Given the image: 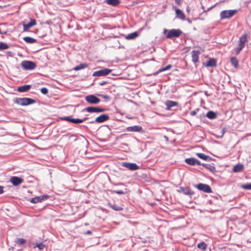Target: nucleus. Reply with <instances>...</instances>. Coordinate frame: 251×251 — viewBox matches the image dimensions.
Instances as JSON below:
<instances>
[{
  "instance_id": "72a5a7b5",
  "label": "nucleus",
  "mask_w": 251,
  "mask_h": 251,
  "mask_svg": "<svg viewBox=\"0 0 251 251\" xmlns=\"http://www.w3.org/2000/svg\"><path fill=\"white\" fill-rule=\"evenodd\" d=\"M171 67H172L171 65H168L167 66H166L165 67H164V68L159 69L158 71L156 72V74H158L159 73L169 70Z\"/></svg>"
},
{
  "instance_id": "c756f323",
  "label": "nucleus",
  "mask_w": 251,
  "mask_h": 251,
  "mask_svg": "<svg viewBox=\"0 0 251 251\" xmlns=\"http://www.w3.org/2000/svg\"><path fill=\"white\" fill-rule=\"evenodd\" d=\"M15 243L18 245H22L26 243V240L24 238H18L15 240Z\"/></svg>"
},
{
  "instance_id": "f3484780",
  "label": "nucleus",
  "mask_w": 251,
  "mask_h": 251,
  "mask_svg": "<svg viewBox=\"0 0 251 251\" xmlns=\"http://www.w3.org/2000/svg\"><path fill=\"white\" fill-rule=\"evenodd\" d=\"M126 130L129 132H140L142 130V127L139 126H128L126 128Z\"/></svg>"
},
{
  "instance_id": "c85d7f7f",
  "label": "nucleus",
  "mask_w": 251,
  "mask_h": 251,
  "mask_svg": "<svg viewBox=\"0 0 251 251\" xmlns=\"http://www.w3.org/2000/svg\"><path fill=\"white\" fill-rule=\"evenodd\" d=\"M23 39L25 42H26L27 43L32 44V43H34L36 42V40L35 39H34L30 37H28V36L25 37L23 38Z\"/></svg>"
},
{
  "instance_id": "ddd939ff",
  "label": "nucleus",
  "mask_w": 251,
  "mask_h": 251,
  "mask_svg": "<svg viewBox=\"0 0 251 251\" xmlns=\"http://www.w3.org/2000/svg\"><path fill=\"white\" fill-rule=\"evenodd\" d=\"M36 21L35 19H31L28 24H25L23 23V30L24 31H27L30 27L36 25Z\"/></svg>"
},
{
  "instance_id": "f704fd0d",
  "label": "nucleus",
  "mask_w": 251,
  "mask_h": 251,
  "mask_svg": "<svg viewBox=\"0 0 251 251\" xmlns=\"http://www.w3.org/2000/svg\"><path fill=\"white\" fill-rule=\"evenodd\" d=\"M197 156H198L199 158H201V159H203V160H207V158H208V156H207L206 155H205V154H204V153H197Z\"/></svg>"
},
{
  "instance_id": "a211bd4d",
  "label": "nucleus",
  "mask_w": 251,
  "mask_h": 251,
  "mask_svg": "<svg viewBox=\"0 0 251 251\" xmlns=\"http://www.w3.org/2000/svg\"><path fill=\"white\" fill-rule=\"evenodd\" d=\"M165 104L166 106V109L167 110H170L172 107L176 106L178 105V103L177 102L170 100H167Z\"/></svg>"
},
{
  "instance_id": "393cba45",
  "label": "nucleus",
  "mask_w": 251,
  "mask_h": 251,
  "mask_svg": "<svg viewBox=\"0 0 251 251\" xmlns=\"http://www.w3.org/2000/svg\"><path fill=\"white\" fill-rule=\"evenodd\" d=\"M138 36V33L137 32H134L126 36L125 38L127 40H131L136 38Z\"/></svg>"
},
{
  "instance_id": "f03ea898",
  "label": "nucleus",
  "mask_w": 251,
  "mask_h": 251,
  "mask_svg": "<svg viewBox=\"0 0 251 251\" xmlns=\"http://www.w3.org/2000/svg\"><path fill=\"white\" fill-rule=\"evenodd\" d=\"M167 32L166 35V37L167 39H171L173 37H178L182 34V31L179 29H172L168 30L166 29H164L163 32L164 33Z\"/></svg>"
},
{
  "instance_id": "6ab92c4d",
  "label": "nucleus",
  "mask_w": 251,
  "mask_h": 251,
  "mask_svg": "<svg viewBox=\"0 0 251 251\" xmlns=\"http://www.w3.org/2000/svg\"><path fill=\"white\" fill-rule=\"evenodd\" d=\"M185 162L189 165H194L197 164L200 165L201 164L200 162L194 158H189L185 159Z\"/></svg>"
},
{
  "instance_id": "5701e85b",
  "label": "nucleus",
  "mask_w": 251,
  "mask_h": 251,
  "mask_svg": "<svg viewBox=\"0 0 251 251\" xmlns=\"http://www.w3.org/2000/svg\"><path fill=\"white\" fill-rule=\"evenodd\" d=\"M244 165L242 164H237L234 166L233 171L234 172H239L242 171L244 169Z\"/></svg>"
},
{
  "instance_id": "b1692460",
  "label": "nucleus",
  "mask_w": 251,
  "mask_h": 251,
  "mask_svg": "<svg viewBox=\"0 0 251 251\" xmlns=\"http://www.w3.org/2000/svg\"><path fill=\"white\" fill-rule=\"evenodd\" d=\"M105 1L108 4L114 6H117L120 3V1L119 0H105Z\"/></svg>"
},
{
  "instance_id": "2f4dec72",
  "label": "nucleus",
  "mask_w": 251,
  "mask_h": 251,
  "mask_svg": "<svg viewBox=\"0 0 251 251\" xmlns=\"http://www.w3.org/2000/svg\"><path fill=\"white\" fill-rule=\"evenodd\" d=\"M206 117L210 119H214L216 118V114L214 112L209 111L207 113Z\"/></svg>"
},
{
  "instance_id": "f8f14e48",
  "label": "nucleus",
  "mask_w": 251,
  "mask_h": 251,
  "mask_svg": "<svg viewBox=\"0 0 251 251\" xmlns=\"http://www.w3.org/2000/svg\"><path fill=\"white\" fill-rule=\"evenodd\" d=\"M63 120L69 121L70 122H72L74 124H79L83 122L84 121H85L87 118H84V119H75L72 118L70 117H64L63 118Z\"/></svg>"
},
{
  "instance_id": "37998d69",
  "label": "nucleus",
  "mask_w": 251,
  "mask_h": 251,
  "mask_svg": "<svg viewBox=\"0 0 251 251\" xmlns=\"http://www.w3.org/2000/svg\"><path fill=\"white\" fill-rule=\"evenodd\" d=\"M225 132H226V128H223L222 129V135H221V137H223L224 134H225Z\"/></svg>"
},
{
  "instance_id": "49530a36",
  "label": "nucleus",
  "mask_w": 251,
  "mask_h": 251,
  "mask_svg": "<svg viewBox=\"0 0 251 251\" xmlns=\"http://www.w3.org/2000/svg\"><path fill=\"white\" fill-rule=\"evenodd\" d=\"M92 233V232L90 230H88L86 231V232L85 233V234H90Z\"/></svg>"
},
{
  "instance_id": "ea45409f",
  "label": "nucleus",
  "mask_w": 251,
  "mask_h": 251,
  "mask_svg": "<svg viewBox=\"0 0 251 251\" xmlns=\"http://www.w3.org/2000/svg\"><path fill=\"white\" fill-rule=\"evenodd\" d=\"M112 193H116L118 194H124L125 193L122 190H114L111 191Z\"/></svg>"
},
{
  "instance_id": "bb28decb",
  "label": "nucleus",
  "mask_w": 251,
  "mask_h": 251,
  "mask_svg": "<svg viewBox=\"0 0 251 251\" xmlns=\"http://www.w3.org/2000/svg\"><path fill=\"white\" fill-rule=\"evenodd\" d=\"M88 67V64L86 63H82L79 64V65L76 66L74 68V70L77 71L81 69H83Z\"/></svg>"
},
{
  "instance_id": "9b49d317",
  "label": "nucleus",
  "mask_w": 251,
  "mask_h": 251,
  "mask_svg": "<svg viewBox=\"0 0 251 251\" xmlns=\"http://www.w3.org/2000/svg\"><path fill=\"white\" fill-rule=\"evenodd\" d=\"M86 111L89 113H100L105 111V109L98 107H88L85 109Z\"/></svg>"
},
{
  "instance_id": "4468645a",
  "label": "nucleus",
  "mask_w": 251,
  "mask_h": 251,
  "mask_svg": "<svg viewBox=\"0 0 251 251\" xmlns=\"http://www.w3.org/2000/svg\"><path fill=\"white\" fill-rule=\"evenodd\" d=\"M10 182L14 186H17L23 182V179L18 176H12L10 178Z\"/></svg>"
},
{
  "instance_id": "4c0bfd02",
  "label": "nucleus",
  "mask_w": 251,
  "mask_h": 251,
  "mask_svg": "<svg viewBox=\"0 0 251 251\" xmlns=\"http://www.w3.org/2000/svg\"><path fill=\"white\" fill-rule=\"evenodd\" d=\"M41 92L43 94H44V95H46L48 93V89L45 88V87H43V88H42L41 89Z\"/></svg>"
},
{
  "instance_id": "a878e982",
  "label": "nucleus",
  "mask_w": 251,
  "mask_h": 251,
  "mask_svg": "<svg viewBox=\"0 0 251 251\" xmlns=\"http://www.w3.org/2000/svg\"><path fill=\"white\" fill-rule=\"evenodd\" d=\"M216 66V61L214 58L209 59L206 63L207 67H214Z\"/></svg>"
},
{
  "instance_id": "a19ab883",
  "label": "nucleus",
  "mask_w": 251,
  "mask_h": 251,
  "mask_svg": "<svg viewBox=\"0 0 251 251\" xmlns=\"http://www.w3.org/2000/svg\"><path fill=\"white\" fill-rule=\"evenodd\" d=\"M198 110H199V109H198L197 110H194V111H191L190 113V115L193 116L196 115L197 113V111H198Z\"/></svg>"
},
{
  "instance_id": "de8ad7c7",
  "label": "nucleus",
  "mask_w": 251,
  "mask_h": 251,
  "mask_svg": "<svg viewBox=\"0 0 251 251\" xmlns=\"http://www.w3.org/2000/svg\"><path fill=\"white\" fill-rule=\"evenodd\" d=\"M104 83H105V82H102V83H101L100 84V85H103V84H104Z\"/></svg>"
},
{
  "instance_id": "e433bc0d",
  "label": "nucleus",
  "mask_w": 251,
  "mask_h": 251,
  "mask_svg": "<svg viewBox=\"0 0 251 251\" xmlns=\"http://www.w3.org/2000/svg\"><path fill=\"white\" fill-rule=\"evenodd\" d=\"M9 48L8 46L2 42H0V50H6Z\"/></svg>"
},
{
  "instance_id": "dca6fc26",
  "label": "nucleus",
  "mask_w": 251,
  "mask_h": 251,
  "mask_svg": "<svg viewBox=\"0 0 251 251\" xmlns=\"http://www.w3.org/2000/svg\"><path fill=\"white\" fill-rule=\"evenodd\" d=\"M200 54V52L198 50H193L191 52L192 60L194 63H196L199 61Z\"/></svg>"
},
{
  "instance_id": "f257e3e1",
  "label": "nucleus",
  "mask_w": 251,
  "mask_h": 251,
  "mask_svg": "<svg viewBox=\"0 0 251 251\" xmlns=\"http://www.w3.org/2000/svg\"><path fill=\"white\" fill-rule=\"evenodd\" d=\"M14 102L21 106H26L35 103V100L28 98H16L14 100Z\"/></svg>"
},
{
  "instance_id": "7ed1b4c3",
  "label": "nucleus",
  "mask_w": 251,
  "mask_h": 251,
  "mask_svg": "<svg viewBox=\"0 0 251 251\" xmlns=\"http://www.w3.org/2000/svg\"><path fill=\"white\" fill-rule=\"evenodd\" d=\"M21 64L22 68L25 70H32L37 66L35 62L29 60L23 61Z\"/></svg>"
},
{
  "instance_id": "9d476101",
  "label": "nucleus",
  "mask_w": 251,
  "mask_h": 251,
  "mask_svg": "<svg viewBox=\"0 0 251 251\" xmlns=\"http://www.w3.org/2000/svg\"><path fill=\"white\" fill-rule=\"evenodd\" d=\"M49 197V196L47 195L36 197L32 198L30 200V202L33 203H38L41 202L43 200L48 199Z\"/></svg>"
},
{
  "instance_id": "cd10ccee",
  "label": "nucleus",
  "mask_w": 251,
  "mask_h": 251,
  "mask_svg": "<svg viewBox=\"0 0 251 251\" xmlns=\"http://www.w3.org/2000/svg\"><path fill=\"white\" fill-rule=\"evenodd\" d=\"M197 247L199 249L202 250L203 251H205L207 247V244L204 242H201L197 245Z\"/></svg>"
},
{
  "instance_id": "4be33fe9",
  "label": "nucleus",
  "mask_w": 251,
  "mask_h": 251,
  "mask_svg": "<svg viewBox=\"0 0 251 251\" xmlns=\"http://www.w3.org/2000/svg\"><path fill=\"white\" fill-rule=\"evenodd\" d=\"M176 13L177 17L181 20H184L185 19V16L184 13L181 10L178 9H176Z\"/></svg>"
},
{
  "instance_id": "20e7f679",
  "label": "nucleus",
  "mask_w": 251,
  "mask_h": 251,
  "mask_svg": "<svg viewBox=\"0 0 251 251\" xmlns=\"http://www.w3.org/2000/svg\"><path fill=\"white\" fill-rule=\"evenodd\" d=\"M247 40V35L246 34H243L240 37L238 42V48L236 49V54H238L240 51L244 48L245 43Z\"/></svg>"
},
{
  "instance_id": "0eeeda50",
  "label": "nucleus",
  "mask_w": 251,
  "mask_h": 251,
  "mask_svg": "<svg viewBox=\"0 0 251 251\" xmlns=\"http://www.w3.org/2000/svg\"><path fill=\"white\" fill-rule=\"evenodd\" d=\"M122 166L124 167L129 170L130 171H135L139 169L140 167L137 165L135 163H129V162H123L122 163Z\"/></svg>"
},
{
  "instance_id": "1a4fd4ad",
  "label": "nucleus",
  "mask_w": 251,
  "mask_h": 251,
  "mask_svg": "<svg viewBox=\"0 0 251 251\" xmlns=\"http://www.w3.org/2000/svg\"><path fill=\"white\" fill-rule=\"evenodd\" d=\"M197 188L199 190L205 193H209L212 192V190L210 187L207 184L200 183L198 184Z\"/></svg>"
},
{
  "instance_id": "6e6552de",
  "label": "nucleus",
  "mask_w": 251,
  "mask_h": 251,
  "mask_svg": "<svg viewBox=\"0 0 251 251\" xmlns=\"http://www.w3.org/2000/svg\"><path fill=\"white\" fill-rule=\"evenodd\" d=\"M85 100L87 102L91 104H97L100 101V100L99 98L92 95L86 96Z\"/></svg>"
},
{
  "instance_id": "aec40b11",
  "label": "nucleus",
  "mask_w": 251,
  "mask_h": 251,
  "mask_svg": "<svg viewBox=\"0 0 251 251\" xmlns=\"http://www.w3.org/2000/svg\"><path fill=\"white\" fill-rule=\"evenodd\" d=\"M181 191L185 194L189 196H191L194 194V192L189 187H181Z\"/></svg>"
},
{
  "instance_id": "473e14b6",
  "label": "nucleus",
  "mask_w": 251,
  "mask_h": 251,
  "mask_svg": "<svg viewBox=\"0 0 251 251\" xmlns=\"http://www.w3.org/2000/svg\"><path fill=\"white\" fill-rule=\"evenodd\" d=\"M108 205L109 207H110L112 209H113L115 211H120V210H122V207L117 205L116 204H112L110 203H108Z\"/></svg>"
},
{
  "instance_id": "c03bdc74",
  "label": "nucleus",
  "mask_w": 251,
  "mask_h": 251,
  "mask_svg": "<svg viewBox=\"0 0 251 251\" xmlns=\"http://www.w3.org/2000/svg\"><path fill=\"white\" fill-rule=\"evenodd\" d=\"M3 187L2 186H0V194L3 193Z\"/></svg>"
},
{
  "instance_id": "79ce46f5",
  "label": "nucleus",
  "mask_w": 251,
  "mask_h": 251,
  "mask_svg": "<svg viewBox=\"0 0 251 251\" xmlns=\"http://www.w3.org/2000/svg\"><path fill=\"white\" fill-rule=\"evenodd\" d=\"M175 1L178 5H180L182 2V0H175Z\"/></svg>"
},
{
  "instance_id": "2eb2a0df",
  "label": "nucleus",
  "mask_w": 251,
  "mask_h": 251,
  "mask_svg": "<svg viewBox=\"0 0 251 251\" xmlns=\"http://www.w3.org/2000/svg\"><path fill=\"white\" fill-rule=\"evenodd\" d=\"M109 117L107 114H102L96 118L95 122L97 123H101L107 121Z\"/></svg>"
},
{
  "instance_id": "a18cd8bd",
  "label": "nucleus",
  "mask_w": 251,
  "mask_h": 251,
  "mask_svg": "<svg viewBox=\"0 0 251 251\" xmlns=\"http://www.w3.org/2000/svg\"><path fill=\"white\" fill-rule=\"evenodd\" d=\"M191 10V8L189 6H187L186 7V12L187 13H189Z\"/></svg>"
},
{
  "instance_id": "7c9ffc66",
  "label": "nucleus",
  "mask_w": 251,
  "mask_h": 251,
  "mask_svg": "<svg viewBox=\"0 0 251 251\" xmlns=\"http://www.w3.org/2000/svg\"><path fill=\"white\" fill-rule=\"evenodd\" d=\"M230 62L231 64L236 68L239 66L238 60L236 57H232L230 58Z\"/></svg>"
},
{
  "instance_id": "58836bf2",
  "label": "nucleus",
  "mask_w": 251,
  "mask_h": 251,
  "mask_svg": "<svg viewBox=\"0 0 251 251\" xmlns=\"http://www.w3.org/2000/svg\"><path fill=\"white\" fill-rule=\"evenodd\" d=\"M36 246L40 250H43L45 247V245L43 243L37 244Z\"/></svg>"
},
{
  "instance_id": "423d86ee",
  "label": "nucleus",
  "mask_w": 251,
  "mask_h": 251,
  "mask_svg": "<svg viewBox=\"0 0 251 251\" xmlns=\"http://www.w3.org/2000/svg\"><path fill=\"white\" fill-rule=\"evenodd\" d=\"M112 72V70L109 69H104L103 70H99L94 72L93 74L94 76H106Z\"/></svg>"
},
{
  "instance_id": "412c9836",
  "label": "nucleus",
  "mask_w": 251,
  "mask_h": 251,
  "mask_svg": "<svg viewBox=\"0 0 251 251\" xmlns=\"http://www.w3.org/2000/svg\"><path fill=\"white\" fill-rule=\"evenodd\" d=\"M31 88L30 85H25L20 86L18 88V91L19 92H25L28 91Z\"/></svg>"
},
{
  "instance_id": "c9c22d12",
  "label": "nucleus",
  "mask_w": 251,
  "mask_h": 251,
  "mask_svg": "<svg viewBox=\"0 0 251 251\" xmlns=\"http://www.w3.org/2000/svg\"><path fill=\"white\" fill-rule=\"evenodd\" d=\"M241 188L246 190H251V183L242 184Z\"/></svg>"
},
{
  "instance_id": "39448f33",
  "label": "nucleus",
  "mask_w": 251,
  "mask_h": 251,
  "mask_svg": "<svg viewBox=\"0 0 251 251\" xmlns=\"http://www.w3.org/2000/svg\"><path fill=\"white\" fill-rule=\"evenodd\" d=\"M237 12L236 10H223L220 13L221 19L230 18L233 16Z\"/></svg>"
}]
</instances>
